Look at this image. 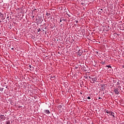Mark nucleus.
Listing matches in <instances>:
<instances>
[{"instance_id":"f257e3e1","label":"nucleus","mask_w":124,"mask_h":124,"mask_svg":"<svg viewBox=\"0 0 124 124\" xmlns=\"http://www.w3.org/2000/svg\"><path fill=\"white\" fill-rule=\"evenodd\" d=\"M58 109L59 110V112L62 113V110H63V108H62V105H59L58 106Z\"/></svg>"},{"instance_id":"f03ea898","label":"nucleus","mask_w":124,"mask_h":124,"mask_svg":"<svg viewBox=\"0 0 124 124\" xmlns=\"http://www.w3.org/2000/svg\"><path fill=\"white\" fill-rule=\"evenodd\" d=\"M114 92L116 94H119L120 93V90L118 89V88L114 89Z\"/></svg>"},{"instance_id":"7ed1b4c3","label":"nucleus","mask_w":124,"mask_h":124,"mask_svg":"<svg viewBox=\"0 0 124 124\" xmlns=\"http://www.w3.org/2000/svg\"><path fill=\"white\" fill-rule=\"evenodd\" d=\"M44 113L47 114V115H49V114H51V112H50L49 110L45 109L44 110Z\"/></svg>"},{"instance_id":"20e7f679","label":"nucleus","mask_w":124,"mask_h":124,"mask_svg":"<svg viewBox=\"0 0 124 124\" xmlns=\"http://www.w3.org/2000/svg\"><path fill=\"white\" fill-rule=\"evenodd\" d=\"M93 64V66L95 67H96V64H97V60H93V62H92Z\"/></svg>"},{"instance_id":"39448f33","label":"nucleus","mask_w":124,"mask_h":124,"mask_svg":"<svg viewBox=\"0 0 124 124\" xmlns=\"http://www.w3.org/2000/svg\"><path fill=\"white\" fill-rule=\"evenodd\" d=\"M6 118L4 115H0V121H4Z\"/></svg>"},{"instance_id":"423d86ee","label":"nucleus","mask_w":124,"mask_h":124,"mask_svg":"<svg viewBox=\"0 0 124 124\" xmlns=\"http://www.w3.org/2000/svg\"><path fill=\"white\" fill-rule=\"evenodd\" d=\"M0 18H1V20H4V19H5L3 16V14H2L1 12L0 13Z\"/></svg>"},{"instance_id":"0eeeda50","label":"nucleus","mask_w":124,"mask_h":124,"mask_svg":"<svg viewBox=\"0 0 124 124\" xmlns=\"http://www.w3.org/2000/svg\"><path fill=\"white\" fill-rule=\"evenodd\" d=\"M92 80L93 82H97V77L92 78Z\"/></svg>"},{"instance_id":"6e6552de","label":"nucleus","mask_w":124,"mask_h":124,"mask_svg":"<svg viewBox=\"0 0 124 124\" xmlns=\"http://www.w3.org/2000/svg\"><path fill=\"white\" fill-rule=\"evenodd\" d=\"M81 55H82V52H81V50H79L78 52V57H81Z\"/></svg>"},{"instance_id":"1a4fd4ad","label":"nucleus","mask_w":124,"mask_h":124,"mask_svg":"<svg viewBox=\"0 0 124 124\" xmlns=\"http://www.w3.org/2000/svg\"><path fill=\"white\" fill-rule=\"evenodd\" d=\"M109 115H110V116H113V118H115V113L114 112H111Z\"/></svg>"},{"instance_id":"9d476101","label":"nucleus","mask_w":124,"mask_h":124,"mask_svg":"<svg viewBox=\"0 0 124 124\" xmlns=\"http://www.w3.org/2000/svg\"><path fill=\"white\" fill-rule=\"evenodd\" d=\"M111 111H108V110H107L106 111V113H107V114H111Z\"/></svg>"},{"instance_id":"9b49d317","label":"nucleus","mask_w":124,"mask_h":124,"mask_svg":"<svg viewBox=\"0 0 124 124\" xmlns=\"http://www.w3.org/2000/svg\"><path fill=\"white\" fill-rule=\"evenodd\" d=\"M104 87H105V85L104 84L101 86L102 90H104Z\"/></svg>"},{"instance_id":"f8f14e48","label":"nucleus","mask_w":124,"mask_h":124,"mask_svg":"<svg viewBox=\"0 0 124 124\" xmlns=\"http://www.w3.org/2000/svg\"><path fill=\"white\" fill-rule=\"evenodd\" d=\"M46 16H51V14L46 13Z\"/></svg>"},{"instance_id":"ddd939ff","label":"nucleus","mask_w":124,"mask_h":124,"mask_svg":"<svg viewBox=\"0 0 124 124\" xmlns=\"http://www.w3.org/2000/svg\"><path fill=\"white\" fill-rule=\"evenodd\" d=\"M101 63L102 64H103V65H104V64H105V62L102 61V62H101Z\"/></svg>"},{"instance_id":"4468645a","label":"nucleus","mask_w":124,"mask_h":124,"mask_svg":"<svg viewBox=\"0 0 124 124\" xmlns=\"http://www.w3.org/2000/svg\"><path fill=\"white\" fill-rule=\"evenodd\" d=\"M50 78H54V79H56V77H55V76H51Z\"/></svg>"},{"instance_id":"2eb2a0df","label":"nucleus","mask_w":124,"mask_h":124,"mask_svg":"<svg viewBox=\"0 0 124 124\" xmlns=\"http://www.w3.org/2000/svg\"><path fill=\"white\" fill-rule=\"evenodd\" d=\"M37 31L38 32H39V31H41V29H40V28H39L38 29H37Z\"/></svg>"},{"instance_id":"dca6fc26","label":"nucleus","mask_w":124,"mask_h":124,"mask_svg":"<svg viewBox=\"0 0 124 124\" xmlns=\"http://www.w3.org/2000/svg\"><path fill=\"white\" fill-rule=\"evenodd\" d=\"M106 67H108V68H112V67L110 65H107Z\"/></svg>"},{"instance_id":"f3484780","label":"nucleus","mask_w":124,"mask_h":124,"mask_svg":"<svg viewBox=\"0 0 124 124\" xmlns=\"http://www.w3.org/2000/svg\"><path fill=\"white\" fill-rule=\"evenodd\" d=\"M66 15L68 16V17H71V16H70V15L67 14V13H66Z\"/></svg>"},{"instance_id":"a211bd4d","label":"nucleus","mask_w":124,"mask_h":124,"mask_svg":"<svg viewBox=\"0 0 124 124\" xmlns=\"http://www.w3.org/2000/svg\"><path fill=\"white\" fill-rule=\"evenodd\" d=\"M78 20H75V22L76 23V24H78Z\"/></svg>"},{"instance_id":"6ab92c4d","label":"nucleus","mask_w":124,"mask_h":124,"mask_svg":"<svg viewBox=\"0 0 124 124\" xmlns=\"http://www.w3.org/2000/svg\"><path fill=\"white\" fill-rule=\"evenodd\" d=\"M29 68L31 69V65H30L29 66Z\"/></svg>"},{"instance_id":"aec40b11","label":"nucleus","mask_w":124,"mask_h":124,"mask_svg":"<svg viewBox=\"0 0 124 124\" xmlns=\"http://www.w3.org/2000/svg\"><path fill=\"white\" fill-rule=\"evenodd\" d=\"M85 79H88V76H85Z\"/></svg>"},{"instance_id":"412c9836","label":"nucleus","mask_w":124,"mask_h":124,"mask_svg":"<svg viewBox=\"0 0 124 124\" xmlns=\"http://www.w3.org/2000/svg\"><path fill=\"white\" fill-rule=\"evenodd\" d=\"M87 98H88V99H91V97L88 96V97H87Z\"/></svg>"},{"instance_id":"4be33fe9","label":"nucleus","mask_w":124,"mask_h":124,"mask_svg":"<svg viewBox=\"0 0 124 124\" xmlns=\"http://www.w3.org/2000/svg\"><path fill=\"white\" fill-rule=\"evenodd\" d=\"M89 79H92L93 78H91L90 76H89Z\"/></svg>"},{"instance_id":"5701e85b","label":"nucleus","mask_w":124,"mask_h":124,"mask_svg":"<svg viewBox=\"0 0 124 124\" xmlns=\"http://www.w3.org/2000/svg\"><path fill=\"white\" fill-rule=\"evenodd\" d=\"M117 85H120V82H119V81L117 82Z\"/></svg>"},{"instance_id":"b1692460","label":"nucleus","mask_w":124,"mask_h":124,"mask_svg":"<svg viewBox=\"0 0 124 124\" xmlns=\"http://www.w3.org/2000/svg\"><path fill=\"white\" fill-rule=\"evenodd\" d=\"M98 99H102V98H101V97H98Z\"/></svg>"},{"instance_id":"393cba45","label":"nucleus","mask_w":124,"mask_h":124,"mask_svg":"<svg viewBox=\"0 0 124 124\" xmlns=\"http://www.w3.org/2000/svg\"><path fill=\"white\" fill-rule=\"evenodd\" d=\"M18 108H21V107H22V106H18Z\"/></svg>"},{"instance_id":"a878e982","label":"nucleus","mask_w":124,"mask_h":124,"mask_svg":"<svg viewBox=\"0 0 124 124\" xmlns=\"http://www.w3.org/2000/svg\"><path fill=\"white\" fill-rule=\"evenodd\" d=\"M34 18V16H32V19H33Z\"/></svg>"},{"instance_id":"bb28decb","label":"nucleus","mask_w":124,"mask_h":124,"mask_svg":"<svg viewBox=\"0 0 124 124\" xmlns=\"http://www.w3.org/2000/svg\"><path fill=\"white\" fill-rule=\"evenodd\" d=\"M62 21H65V19H62Z\"/></svg>"},{"instance_id":"cd10ccee","label":"nucleus","mask_w":124,"mask_h":124,"mask_svg":"<svg viewBox=\"0 0 124 124\" xmlns=\"http://www.w3.org/2000/svg\"><path fill=\"white\" fill-rule=\"evenodd\" d=\"M10 124V123H9V122H8L6 123V124Z\"/></svg>"},{"instance_id":"c85d7f7f","label":"nucleus","mask_w":124,"mask_h":124,"mask_svg":"<svg viewBox=\"0 0 124 124\" xmlns=\"http://www.w3.org/2000/svg\"><path fill=\"white\" fill-rule=\"evenodd\" d=\"M60 22H62V19H60Z\"/></svg>"},{"instance_id":"c756f323","label":"nucleus","mask_w":124,"mask_h":124,"mask_svg":"<svg viewBox=\"0 0 124 124\" xmlns=\"http://www.w3.org/2000/svg\"><path fill=\"white\" fill-rule=\"evenodd\" d=\"M12 50H14V48H12Z\"/></svg>"},{"instance_id":"7c9ffc66","label":"nucleus","mask_w":124,"mask_h":124,"mask_svg":"<svg viewBox=\"0 0 124 124\" xmlns=\"http://www.w3.org/2000/svg\"><path fill=\"white\" fill-rule=\"evenodd\" d=\"M1 22H2L1 20H0V23H1Z\"/></svg>"},{"instance_id":"2f4dec72","label":"nucleus","mask_w":124,"mask_h":124,"mask_svg":"<svg viewBox=\"0 0 124 124\" xmlns=\"http://www.w3.org/2000/svg\"><path fill=\"white\" fill-rule=\"evenodd\" d=\"M43 31H45L44 30H43Z\"/></svg>"},{"instance_id":"473e14b6","label":"nucleus","mask_w":124,"mask_h":124,"mask_svg":"<svg viewBox=\"0 0 124 124\" xmlns=\"http://www.w3.org/2000/svg\"><path fill=\"white\" fill-rule=\"evenodd\" d=\"M6 89H7V87H6Z\"/></svg>"},{"instance_id":"72a5a7b5","label":"nucleus","mask_w":124,"mask_h":124,"mask_svg":"<svg viewBox=\"0 0 124 124\" xmlns=\"http://www.w3.org/2000/svg\"><path fill=\"white\" fill-rule=\"evenodd\" d=\"M101 10H102V9H101Z\"/></svg>"},{"instance_id":"f704fd0d","label":"nucleus","mask_w":124,"mask_h":124,"mask_svg":"<svg viewBox=\"0 0 124 124\" xmlns=\"http://www.w3.org/2000/svg\"><path fill=\"white\" fill-rule=\"evenodd\" d=\"M117 35H119V34H118Z\"/></svg>"}]
</instances>
